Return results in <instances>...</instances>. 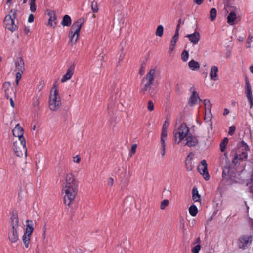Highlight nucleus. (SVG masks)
Here are the masks:
<instances>
[{
	"label": "nucleus",
	"mask_w": 253,
	"mask_h": 253,
	"mask_svg": "<svg viewBox=\"0 0 253 253\" xmlns=\"http://www.w3.org/2000/svg\"><path fill=\"white\" fill-rule=\"evenodd\" d=\"M62 191L65 193L64 196V203L70 206L72 203L78 193V181L75 178L74 175L71 173L66 174L65 177V182L63 184Z\"/></svg>",
	"instance_id": "obj_1"
},
{
	"label": "nucleus",
	"mask_w": 253,
	"mask_h": 253,
	"mask_svg": "<svg viewBox=\"0 0 253 253\" xmlns=\"http://www.w3.org/2000/svg\"><path fill=\"white\" fill-rule=\"evenodd\" d=\"M84 23V20L79 19L72 25L68 34V44L72 46L75 45L79 39L81 29Z\"/></svg>",
	"instance_id": "obj_2"
},
{
	"label": "nucleus",
	"mask_w": 253,
	"mask_h": 253,
	"mask_svg": "<svg viewBox=\"0 0 253 253\" xmlns=\"http://www.w3.org/2000/svg\"><path fill=\"white\" fill-rule=\"evenodd\" d=\"M61 105V101L59 91L54 84L50 90L49 100V109L51 111H56L60 107Z\"/></svg>",
	"instance_id": "obj_3"
},
{
	"label": "nucleus",
	"mask_w": 253,
	"mask_h": 253,
	"mask_svg": "<svg viewBox=\"0 0 253 253\" xmlns=\"http://www.w3.org/2000/svg\"><path fill=\"white\" fill-rule=\"evenodd\" d=\"M189 128L187 126L186 123H182L179 128L177 130H174L173 131L175 141H177V137H178L179 139L177 143H179L182 140L186 138L189 134Z\"/></svg>",
	"instance_id": "obj_4"
},
{
	"label": "nucleus",
	"mask_w": 253,
	"mask_h": 253,
	"mask_svg": "<svg viewBox=\"0 0 253 253\" xmlns=\"http://www.w3.org/2000/svg\"><path fill=\"white\" fill-rule=\"evenodd\" d=\"M13 149L17 156L19 157L27 156L26 141L14 142L13 144Z\"/></svg>",
	"instance_id": "obj_5"
},
{
	"label": "nucleus",
	"mask_w": 253,
	"mask_h": 253,
	"mask_svg": "<svg viewBox=\"0 0 253 253\" xmlns=\"http://www.w3.org/2000/svg\"><path fill=\"white\" fill-rule=\"evenodd\" d=\"M242 147L244 148V150H242L241 152V151L239 150L238 152L239 153V154H235L234 156V158H233L232 164L234 165V166H236V165L238 163V162L244 160H246L247 158V153L246 151L248 147L246 144L243 143Z\"/></svg>",
	"instance_id": "obj_6"
},
{
	"label": "nucleus",
	"mask_w": 253,
	"mask_h": 253,
	"mask_svg": "<svg viewBox=\"0 0 253 253\" xmlns=\"http://www.w3.org/2000/svg\"><path fill=\"white\" fill-rule=\"evenodd\" d=\"M245 79V94L250 103V109L252 108L253 105V98L252 97V88L249 80L248 78L246 76Z\"/></svg>",
	"instance_id": "obj_7"
},
{
	"label": "nucleus",
	"mask_w": 253,
	"mask_h": 253,
	"mask_svg": "<svg viewBox=\"0 0 253 253\" xmlns=\"http://www.w3.org/2000/svg\"><path fill=\"white\" fill-rule=\"evenodd\" d=\"M252 241V236L251 235H243L238 239V247L240 249H245L248 245L251 244Z\"/></svg>",
	"instance_id": "obj_8"
},
{
	"label": "nucleus",
	"mask_w": 253,
	"mask_h": 253,
	"mask_svg": "<svg viewBox=\"0 0 253 253\" xmlns=\"http://www.w3.org/2000/svg\"><path fill=\"white\" fill-rule=\"evenodd\" d=\"M9 223L10 224L9 229L18 230L19 222L18 213L16 211H12Z\"/></svg>",
	"instance_id": "obj_9"
},
{
	"label": "nucleus",
	"mask_w": 253,
	"mask_h": 253,
	"mask_svg": "<svg viewBox=\"0 0 253 253\" xmlns=\"http://www.w3.org/2000/svg\"><path fill=\"white\" fill-rule=\"evenodd\" d=\"M197 170L198 172L203 175L206 180H208L210 179V175L207 169V164L206 160H203L201 162L200 164L198 166Z\"/></svg>",
	"instance_id": "obj_10"
},
{
	"label": "nucleus",
	"mask_w": 253,
	"mask_h": 253,
	"mask_svg": "<svg viewBox=\"0 0 253 253\" xmlns=\"http://www.w3.org/2000/svg\"><path fill=\"white\" fill-rule=\"evenodd\" d=\"M235 174L231 171V168L229 166H226L223 169L222 177L226 180H231L234 182H237L233 179L235 177Z\"/></svg>",
	"instance_id": "obj_11"
},
{
	"label": "nucleus",
	"mask_w": 253,
	"mask_h": 253,
	"mask_svg": "<svg viewBox=\"0 0 253 253\" xmlns=\"http://www.w3.org/2000/svg\"><path fill=\"white\" fill-rule=\"evenodd\" d=\"M6 28L9 30L11 32L15 31L17 27L14 23V20L11 18L10 15H6L4 19Z\"/></svg>",
	"instance_id": "obj_12"
},
{
	"label": "nucleus",
	"mask_w": 253,
	"mask_h": 253,
	"mask_svg": "<svg viewBox=\"0 0 253 253\" xmlns=\"http://www.w3.org/2000/svg\"><path fill=\"white\" fill-rule=\"evenodd\" d=\"M12 133L15 137H18V141H25L23 137V129L19 124L16 125L13 129Z\"/></svg>",
	"instance_id": "obj_13"
},
{
	"label": "nucleus",
	"mask_w": 253,
	"mask_h": 253,
	"mask_svg": "<svg viewBox=\"0 0 253 253\" xmlns=\"http://www.w3.org/2000/svg\"><path fill=\"white\" fill-rule=\"evenodd\" d=\"M75 70V65H71L68 68L66 74L62 77L61 82L64 83L68 80H70L74 74Z\"/></svg>",
	"instance_id": "obj_14"
},
{
	"label": "nucleus",
	"mask_w": 253,
	"mask_h": 253,
	"mask_svg": "<svg viewBox=\"0 0 253 253\" xmlns=\"http://www.w3.org/2000/svg\"><path fill=\"white\" fill-rule=\"evenodd\" d=\"M186 142L185 145L188 147H194L198 143V140L196 136L192 135L191 134H189L186 137Z\"/></svg>",
	"instance_id": "obj_15"
},
{
	"label": "nucleus",
	"mask_w": 253,
	"mask_h": 253,
	"mask_svg": "<svg viewBox=\"0 0 253 253\" xmlns=\"http://www.w3.org/2000/svg\"><path fill=\"white\" fill-rule=\"evenodd\" d=\"M185 37L188 38L189 41L193 44H197L200 40V35L198 31H195L193 34L186 35Z\"/></svg>",
	"instance_id": "obj_16"
},
{
	"label": "nucleus",
	"mask_w": 253,
	"mask_h": 253,
	"mask_svg": "<svg viewBox=\"0 0 253 253\" xmlns=\"http://www.w3.org/2000/svg\"><path fill=\"white\" fill-rule=\"evenodd\" d=\"M8 237L9 241L12 243H14L17 242L18 240V234L17 230L9 229Z\"/></svg>",
	"instance_id": "obj_17"
},
{
	"label": "nucleus",
	"mask_w": 253,
	"mask_h": 253,
	"mask_svg": "<svg viewBox=\"0 0 253 253\" xmlns=\"http://www.w3.org/2000/svg\"><path fill=\"white\" fill-rule=\"evenodd\" d=\"M15 71L17 72H23L25 70V65L23 59L21 58H18L15 62Z\"/></svg>",
	"instance_id": "obj_18"
},
{
	"label": "nucleus",
	"mask_w": 253,
	"mask_h": 253,
	"mask_svg": "<svg viewBox=\"0 0 253 253\" xmlns=\"http://www.w3.org/2000/svg\"><path fill=\"white\" fill-rule=\"evenodd\" d=\"M48 15L49 16L48 22V25L55 27L57 24V15L55 12L54 11H50L48 12Z\"/></svg>",
	"instance_id": "obj_19"
},
{
	"label": "nucleus",
	"mask_w": 253,
	"mask_h": 253,
	"mask_svg": "<svg viewBox=\"0 0 253 253\" xmlns=\"http://www.w3.org/2000/svg\"><path fill=\"white\" fill-rule=\"evenodd\" d=\"M167 138V134L164 132L161 133V154L162 156H164L165 154L166 150V143L165 141Z\"/></svg>",
	"instance_id": "obj_20"
},
{
	"label": "nucleus",
	"mask_w": 253,
	"mask_h": 253,
	"mask_svg": "<svg viewBox=\"0 0 253 253\" xmlns=\"http://www.w3.org/2000/svg\"><path fill=\"white\" fill-rule=\"evenodd\" d=\"M155 69H151L146 74L145 77L143 79V80L145 79L147 81V82L153 84L155 79Z\"/></svg>",
	"instance_id": "obj_21"
},
{
	"label": "nucleus",
	"mask_w": 253,
	"mask_h": 253,
	"mask_svg": "<svg viewBox=\"0 0 253 253\" xmlns=\"http://www.w3.org/2000/svg\"><path fill=\"white\" fill-rule=\"evenodd\" d=\"M199 98V95L197 92L195 91H194L192 92V94L190 97L189 100V104L191 107H193L196 105L197 103V99Z\"/></svg>",
	"instance_id": "obj_22"
},
{
	"label": "nucleus",
	"mask_w": 253,
	"mask_h": 253,
	"mask_svg": "<svg viewBox=\"0 0 253 253\" xmlns=\"http://www.w3.org/2000/svg\"><path fill=\"white\" fill-rule=\"evenodd\" d=\"M218 69L217 66H213L210 71V76L211 80L216 81L217 80V72Z\"/></svg>",
	"instance_id": "obj_23"
},
{
	"label": "nucleus",
	"mask_w": 253,
	"mask_h": 253,
	"mask_svg": "<svg viewBox=\"0 0 253 253\" xmlns=\"http://www.w3.org/2000/svg\"><path fill=\"white\" fill-rule=\"evenodd\" d=\"M11 86V83L10 82H5L2 85V90L5 93V96L7 99L9 97V88Z\"/></svg>",
	"instance_id": "obj_24"
},
{
	"label": "nucleus",
	"mask_w": 253,
	"mask_h": 253,
	"mask_svg": "<svg viewBox=\"0 0 253 253\" xmlns=\"http://www.w3.org/2000/svg\"><path fill=\"white\" fill-rule=\"evenodd\" d=\"M26 223L27 225L24 234L31 236L34 230V228L33 227V222L32 220H27L26 221Z\"/></svg>",
	"instance_id": "obj_25"
},
{
	"label": "nucleus",
	"mask_w": 253,
	"mask_h": 253,
	"mask_svg": "<svg viewBox=\"0 0 253 253\" xmlns=\"http://www.w3.org/2000/svg\"><path fill=\"white\" fill-rule=\"evenodd\" d=\"M72 23L71 17L68 15H65L63 16L61 24L63 26H70Z\"/></svg>",
	"instance_id": "obj_26"
},
{
	"label": "nucleus",
	"mask_w": 253,
	"mask_h": 253,
	"mask_svg": "<svg viewBox=\"0 0 253 253\" xmlns=\"http://www.w3.org/2000/svg\"><path fill=\"white\" fill-rule=\"evenodd\" d=\"M192 199L195 202H199L201 200V196L199 194L197 188L195 186L192 189Z\"/></svg>",
	"instance_id": "obj_27"
},
{
	"label": "nucleus",
	"mask_w": 253,
	"mask_h": 253,
	"mask_svg": "<svg viewBox=\"0 0 253 253\" xmlns=\"http://www.w3.org/2000/svg\"><path fill=\"white\" fill-rule=\"evenodd\" d=\"M237 18V16L235 12H231L227 16V22L230 25H233L235 19Z\"/></svg>",
	"instance_id": "obj_28"
},
{
	"label": "nucleus",
	"mask_w": 253,
	"mask_h": 253,
	"mask_svg": "<svg viewBox=\"0 0 253 253\" xmlns=\"http://www.w3.org/2000/svg\"><path fill=\"white\" fill-rule=\"evenodd\" d=\"M188 66L192 70H195L200 68L199 63L194 60H191L189 62Z\"/></svg>",
	"instance_id": "obj_29"
},
{
	"label": "nucleus",
	"mask_w": 253,
	"mask_h": 253,
	"mask_svg": "<svg viewBox=\"0 0 253 253\" xmlns=\"http://www.w3.org/2000/svg\"><path fill=\"white\" fill-rule=\"evenodd\" d=\"M198 209L195 205H191L189 208V213L192 216H195L198 213Z\"/></svg>",
	"instance_id": "obj_30"
},
{
	"label": "nucleus",
	"mask_w": 253,
	"mask_h": 253,
	"mask_svg": "<svg viewBox=\"0 0 253 253\" xmlns=\"http://www.w3.org/2000/svg\"><path fill=\"white\" fill-rule=\"evenodd\" d=\"M31 236L29 235H26L24 234L22 237V241L26 248H28L29 247V245L30 243Z\"/></svg>",
	"instance_id": "obj_31"
},
{
	"label": "nucleus",
	"mask_w": 253,
	"mask_h": 253,
	"mask_svg": "<svg viewBox=\"0 0 253 253\" xmlns=\"http://www.w3.org/2000/svg\"><path fill=\"white\" fill-rule=\"evenodd\" d=\"M152 84L147 82L144 85V87L141 89V92L143 94H146L149 92L151 88V85Z\"/></svg>",
	"instance_id": "obj_32"
},
{
	"label": "nucleus",
	"mask_w": 253,
	"mask_h": 253,
	"mask_svg": "<svg viewBox=\"0 0 253 253\" xmlns=\"http://www.w3.org/2000/svg\"><path fill=\"white\" fill-rule=\"evenodd\" d=\"M228 142V139L227 137H225L221 141L220 144V148L221 152H224L226 150V145Z\"/></svg>",
	"instance_id": "obj_33"
},
{
	"label": "nucleus",
	"mask_w": 253,
	"mask_h": 253,
	"mask_svg": "<svg viewBox=\"0 0 253 253\" xmlns=\"http://www.w3.org/2000/svg\"><path fill=\"white\" fill-rule=\"evenodd\" d=\"M217 15V11L215 8H213L211 9L210 12V19L211 21H213L216 18Z\"/></svg>",
	"instance_id": "obj_34"
},
{
	"label": "nucleus",
	"mask_w": 253,
	"mask_h": 253,
	"mask_svg": "<svg viewBox=\"0 0 253 253\" xmlns=\"http://www.w3.org/2000/svg\"><path fill=\"white\" fill-rule=\"evenodd\" d=\"M30 9L32 12H35L37 9L36 0H29Z\"/></svg>",
	"instance_id": "obj_35"
},
{
	"label": "nucleus",
	"mask_w": 253,
	"mask_h": 253,
	"mask_svg": "<svg viewBox=\"0 0 253 253\" xmlns=\"http://www.w3.org/2000/svg\"><path fill=\"white\" fill-rule=\"evenodd\" d=\"M164 27L162 25H159L156 29V35L161 37L163 35Z\"/></svg>",
	"instance_id": "obj_36"
},
{
	"label": "nucleus",
	"mask_w": 253,
	"mask_h": 253,
	"mask_svg": "<svg viewBox=\"0 0 253 253\" xmlns=\"http://www.w3.org/2000/svg\"><path fill=\"white\" fill-rule=\"evenodd\" d=\"M189 57L188 52L184 50L181 54V59L183 61L186 62L188 60Z\"/></svg>",
	"instance_id": "obj_37"
},
{
	"label": "nucleus",
	"mask_w": 253,
	"mask_h": 253,
	"mask_svg": "<svg viewBox=\"0 0 253 253\" xmlns=\"http://www.w3.org/2000/svg\"><path fill=\"white\" fill-rule=\"evenodd\" d=\"M91 7L93 12L96 13L98 11V8L96 1H93L91 3Z\"/></svg>",
	"instance_id": "obj_38"
},
{
	"label": "nucleus",
	"mask_w": 253,
	"mask_h": 253,
	"mask_svg": "<svg viewBox=\"0 0 253 253\" xmlns=\"http://www.w3.org/2000/svg\"><path fill=\"white\" fill-rule=\"evenodd\" d=\"M201 248V246L200 244L197 245L194 247L192 248V250H191L192 253H199V252Z\"/></svg>",
	"instance_id": "obj_39"
},
{
	"label": "nucleus",
	"mask_w": 253,
	"mask_h": 253,
	"mask_svg": "<svg viewBox=\"0 0 253 253\" xmlns=\"http://www.w3.org/2000/svg\"><path fill=\"white\" fill-rule=\"evenodd\" d=\"M169 200L165 199L163 200L161 203L160 208L162 210L165 209V208L169 205Z\"/></svg>",
	"instance_id": "obj_40"
},
{
	"label": "nucleus",
	"mask_w": 253,
	"mask_h": 253,
	"mask_svg": "<svg viewBox=\"0 0 253 253\" xmlns=\"http://www.w3.org/2000/svg\"><path fill=\"white\" fill-rule=\"evenodd\" d=\"M17 11L16 9H12L8 15H10L11 18L14 20L16 17Z\"/></svg>",
	"instance_id": "obj_41"
},
{
	"label": "nucleus",
	"mask_w": 253,
	"mask_h": 253,
	"mask_svg": "<svg viewBox=\"0 0 253 253\" xmlns=\"http://www.w3.org/2000/svg\"><path fill=\"white\" fill-rule=\"evenodd\" d=\"M147 109L149 111H152L154 109V103L151 100H149L148 102Z\"/></svg>",
	"instance_id": "obj_42"
},
{
	"label": "nucleus",
	"mask_w": 253,
	"mask_h": 253,
	"mask_svg": "<svg viewBox=\"0 0 253 253\" xmlns=\"http://www.w3.org/2000/svg\"><path fill=\"white\" fill-rule=\"evenodd\" d=\"M204 105L205 106V108L208 109H210L211 108V104L209 100L205 99L204 101Z\"/></svg>",
	"instance_id": "obj_43"
},
{
	"label": "nucleus",
	"mask_w": 253,
	"mask_h": 253,
	"mask_svg": "<svg viewBox=\"0 0 253 253\" xmlns=\"http://www.w3.org/2000/svg\"><path fill=\"white\" fill-rule=\"evenodd\" d=\"M236 130V127L234 126H230L228 134L230 135H233Z\"/></svg>",
	"instance_id": "obj_44"
},
{
	"label": "nucleus",
	"mask_w": 253,
	"mask_h": 253,
	"mask_svg": "<svg viewBox=\"0 0 253 253\" xmlns=\"http://www.w3.org/2000/svg\"><path fill=\"white\" fill-rule=\"evenodd\" d=\"M124 48H122L121 49V54L119 58V62L122 61L125 57V53L123 52Z\"/></svg>",
	"instance_id": "obj_45"
},
{
	"label": "nucleus",
	"mask_w": 253,
	"mask_h": 253,
	"mask_svg": "<svg viewBox=\"0 0 253 253\" xmlns=\"http://www.w3.org/2000/svg\"><path fill=\"white\" fill-rule=\"evenodd\" d=\"M252 37H251L250 35L249 36L248 39L246 41V47L247 48H250L251 47V42H252Z\"/></svg>",
	"instance_id": "obj_46"
},
{
	"label": "nucleus",
	"mask_w": 253,
	"mask_h": 253,
	"mask_svg": "<svg viewBox=\"0 0 253 253\" xmlns=\"http://www.w3.org/2000/svg\"><path fill=\"white\" fill-rule=\"evenodd\" d=\"M73 159V162L76 163H79L81 161V158L79 155H76Z\"/></svg>",
	"instance_id": "obj_47"
},
{
	"label": "nucleus",
	"mask_w": 253,
	"mask_h": 253,
	"mask_svg": "<svg viewBox=\"0 0 253 253\" xmlns=\"http://www.w3.org/2000/svg\"><path fill=\"white\" fill-rule=\"evenodd\" d=\"M23 72H16V80H19L20 81L21 78V75H22V74L23 73Z\"/></svg>",
	"instance_id": "obj_48"
},
{
	"label": "nucleus",
	"mask_w": 253,
	"mask_h": 253,
	"mask_svg": "<svg viewBox=\"0 0 253 253\" xmlns=\"http://www.w3.org/2000/svg\"><path fill=\"white\" fill-rule=\"evenodd\" d=\"M39 103H40V101H39V98H38L37 97H36L35 100L33 101L34 106L38 107L39 105Z\"/></svg>",
	"instance_id": "obj_49"
},
{
	"label": "nucleus",
	"mask_w": 253,
	"mask_h": 253,
	"mask_svg": "<svg viewBox=\"0 0 253 253\" xmlns=\"http://www.w3.org/2000/svg\"><path fill=\"white\" fill-rule=\"evenodd\" d=\"M34 15L32 14H30L29 15L28 19V22L32 23L34 21Z\"/></svg>",
	"instance_id": "obj_50"
},
{
	"label": "nucleus",
	"mask_w": 253,
	"mask_h": 253,
	"mask_svg": "<svg viewBox=\"0 0 253 253\" xmlns=\"http://www.w3.org/2000/svg\"><path fill=\"white\" fill-rule=\"evenodd\" d=\"M167 121H165L164 124L163 125L162 130V133H165L167 134V131L166 130L167 129V126H166Z\"/></svg>",
	"instance_id": "obj_51"
},
{
	"label": "nucleus",
	"mask_w": 253,
	"mask_h": 253,
	"mask_svg": "<svg viewBox=\"0 0 253 253\" xmlns=\"http://www.w3.org/2000/svg\"><path fill=\"white\" fill-rule=\"evenodd\" d=\"M136 147L137 145L136 144L132 145L131 148V152L132 154H134L135 153Z\"/></svg>",
	"instance_id": "obj_52"
},
{
	"label": "nucleus",
	"mask_w": 253,
	"mask_h": 253,
	"mask_svg": "<svg viewBox=\"0 0 253 253\" xmlns=\"http://www.w3.org/2000/svg\"><path fill=\"white\" fill-rule=\"evenodd\" d=\"M179 31V26H176V30H175V34L173 36V37L178 39Z\"/></svg>",
	"instance_id": "obj_53"
},
{
	"label": "nucleus",
	"mask_w": 253,
	"mask_h": 253,
	"mask_svg": "<svg viewBox=\"0 0 253 253\" xmlns=\"http://www.w3.org/2000/svg\"><path fill=\"white\" fill-rule=\"evenodd\" d=\"M107 183L109 185L112 186L114 184L113 178L112 177L109 178L108 180Z\"/></svg>",
	"instance_id": "obj_54"
},
{
	"label": "nucleus",
	"mask_w": 253,
	"mask_h": 253,
	"mask_svg": "<svg viewBox=\"0 0 253 253\" xmlns=\"http://www.w3.org/2000/svg\"><path fill=\"white\" fill-rule=\"evenodd\" d=\"M204 1V0H193L194 2L199 5L202 4Z\"/></svg>",
	"instance_id": "obj_55"
},
{
	"label": "nucleus",
	"mask_w": 253,
	"mask_h": 253,
	"mask_svg": "<svg viewBox=\"0 0 253 253\" xmlns=\"http://www.w3.org/2000/svg\"><path fill=\"white\" fill-rule=\"evenodd\" d=\"M177 40H178V38H175L173 36L172 38V39L171 40L170 43L176 44Z\"/></svg>",
	"instance_id": "obj_56"
},
{
	"label": "nucleus",
	"mask_w": 253,
	"mask_h": 253,
	"mask_svg": "<svg viewBox=\"0 0 253 253\" xmlns=\"http://www.w3.org/2000/svg\"><path fill=\"white\" fill-rule=\"evenodd\" d=\"M46 224H45L43 228V237L44 239H45L46 237Z\"/></svg>",
	"instance_id": "obj_57"
},
{
	"label": "nucleus",
	"mask_w": 253,
	"mask_h": 253,
	"mask_svg": "<svg viewBox=\"0 0 253 253\" xmlns=\"http://www.w3.org/2000/svg\"><path fill=\"white\" fill-rule=\"evenodd\" d=\"M175 45L176 44H174L170 43V46H169V51L172 52L173 50V49H174V48L175 47Z\"/></svg>",
	"instance_id": "obj_58"
},
{
	"label": "nucleus",
	"mask_w": 253,
	"mask_h": 253,
	"mask_svg": "<svg viewBox=\"0 0 253 253\" xmlns=\"http://www.w3.org/2000/svg\"><path fill=\"white\" fill-rule=\"evenodd\" d=\"M43 84V83H42V82H40V85L38 87V89H39V91H40L42 89Z\"/></svg>",
	"instance_id": "obj_59"
},
{
	"label": "nucleus",
	"mask_w": 253,
	"mask_h": 253,
	"mask_svg": "<svg viewBox=\"0 0 253 253\" xmlns=\"http://www.w3.org/2000/svg\"><path fill=\"white\" fill-rule=\"evenodd\" d=\"M186 167H187V169L188 171H190L192 170V167L191 165V164H190L189 165H188V164L186 163Z\"/></svg>",
	"instance_id": "obj_60"
},
{
	"label": "nucleus",
	"mask_w": 253,
	"mask_h": 253,
	"mask_svg": "<svg viewBox=\"0 0 253 253\" xmlns=\"http://www.w3.org/2000/svg\"><path fill=\"white\" fill-rule=\"evenodd\" d=\"M229 113V110L227 108L224 109V112H223V115L226 116L227 114H228Z\"/></svg>",
	"instance_id": "obj_61"
},
{
	"label": "nucleus",
	"mask_w": 253,
	"mask_h": 253,
	"mask_svg": "<svg viewBox=\"0 0 253 253\" xmlns=\"http://www.w3.org/2000/svg\"><path fill=\"white\" fill-rule=\"evenodd\" d=\"M24 30L26 34H28L30 32V29L28 27H25Z\"/></svg>",
	"instance_id": "obj_62"
},
{
	"label": "nucleus",
	"mask_w": 253,
	"mask_h": 253,
	"mask_svg": "<svg viewBox=\"0 0 253 253\" xmlns=\"http://www.w3.org/2000/svg\"><path fill=\"white\" fill-rule=\"evenodd\" d=\"M10 105L12 107H14V103L12 98H10Z\"/></svg>",
	"instance_id": "obj_63"
},
{
	"label": "nucleus",
	"mask_w": 253,
	"mask_h": 253,
	"mask_svg": "<svg viewBox=\"0 0 253 253\" xmlns=\"http://www.w3.org/2000/svg\"><path fill=\"white\" fill-rule=\"evenodd\" d=\"M200 242H201L200 238V237H198L196 239V241L194 243V244L198 243V244H200Z\"/></svg>",
	"instance_id": "obj_64"
}]
</instances>
